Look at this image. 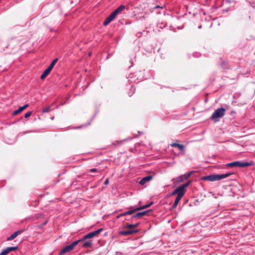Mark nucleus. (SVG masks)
I'll return each instance as SVG.
<instances>
[{"instance_id":"3","label":"nucleus","mask_w":255,"mask_h":255,"mask_svg":"<svg viewBox=\"0 0 255 255\" xmlns=\"http://www.w3.org/2000/svg\"><path fill=\"white\" fill-rule=\"evenodd\" d=\"M81 240H78L73 242L72 244H71L69 245L65 246L63 249L61 250V251L59 253V255H62L67 253L69 252L70 251H72L74 247L78 245L79 242H80Z\"/></svg>"},{"instance_id":"6","label":"nucleus","mask_w":255,"mask_h":255,"mask_svg":"<svg viewBox=\"0 0 255 255\" xmlns=\"http://www.w3.org/2000/svg\"><path fill=\"white\" fill-rule=\"evenodd\" d=\"M102 230H103V229L101 228V229H99L98 230L95 231L94 232H90V233H88V234L85 235L83 237V238L80 240L81 241H84V240H87L88 239L92 238L96 236L98 234H99L102 232Z\"/></svg>"},{"instance_id":"8","label":"nucleus","mask_w":255,"mask_h":255,"mask_svg":"<svg viewBox=\"0 0 255 255\" xmlns=\"http://www.w3.org/2000/svg\"><path fill=\"white\" fill-rule=\"evenodd\" d=\"M18 249L17 246L15 247H9L3 250L0 254V255H6L11 251H14Z\"/></svg>"},{"instance_id":"29","label":"nucleus","mask_w":255,"mask_h":255,"mask_svg":"<svg viewBox=\"0 0 255 255\" xmlns=\"http://www.w3.org/2000/svg\"><path fill=\"white\" fill-rule=\"evenodd\" d=\"M134 90H135L134 88L133 87H131V91H132V93H131V94H129V96H131L133 94V93H134Z\"/></svg>"},{"instance_id":"35","label":"nucleus","mask_w":255,"mask_h":255,"mask_svg":"<svg viewBox=\"0 0 255 255\" xmlns=\"http://www.w3.org/2000/svg\"><path fill=\"white\" fill-rule=\"evenodd\" d=\"M201 27H202V26H201V25H200V26H198V28H201Z\"/></svg>"},{"instance_id":"13","label":"nucleus","mask_w":255,"mask_h":255,"mask_svg":"<svg viewBox=\"0 0 255 255\" xmlns=\"http://www.w3.org/2000/svg\"><path fill=\"white\" fill-rule=\"evenodd\" d=\"M128 209H129L128 211L124 212L125 216L131 215L137 211L136 210V207H134L133 206H130Z\"/></svg>"},{"instance_id":"22","label":"nucleus","mask_w":255,"mask_h":255,"mask_svg":"<svg viewBox=\"0 0 255 255\" xmlns=\"http://www.w3.org/2000/svg\"><path fill=\"white\" fill-rule=\"evenodd\" d=\"M112 19H111L109 16L106 18V19L105 20V21L103 23V25L104 26H106L108 24H109L111 21H112Z\"/></svg>"},{"instance_id":"9","label":"nucleus","mask_w":255,"mask_h":255,"mask_svg":"<svg viewBox=\"0 0 255 255\" xmlns=\"http://www.w3.org/2000/svg\"><path fill=\"white\" fill-rule=\"evenodd\" d=\"M137 231L134 229H129L127 231H121L119 234L123 236H128L136 233Z\"/></svg>"},{"instance_id":"33","label":"nucleus","mask_w":255,"mask_h":255,"mask_svg":"<svg viewBox=\"0 0 255 255\" xmlns=\"http://www.w3.org/2000/svg\"><path fill=\"white\" fill-rule=\"evenodd\" d=\"M109 180L108 179H107L105 182H104V184L105 185H108L109 184Z\"/></svg>"},{"instance_id":"31","label":"nucleus","mask_w":255,"mask_h":255,"mask_svg":"<svg viewBox=\"0 0 255 255\" xmlns=\"http://www.w3.org/2000/svg\"><path fill=\"white\" fill-rule=\"evenodd\" d=\"M52 67L51 66H50V65L48 66V67L46 69L49 72H50V71H51V70L52 69Z\"/></svg>"},{"instance_id":"32","label":"nucleus","mask_w":255,"mask_h":255,"mask_svg":"<svg viewBox=\"0 0 255 255\" xmlns=\"http://www.w3.org/2000/svg\"><path fill=\"white\" fill-rule=\"evenodd\" d=\"M112 14H113L115 16H117V15L118 14L117 12L115 10H114L113 12H112Z\"/></svg>"},{"instance_id":"20","label":"nucleus","mask_w":255,"mask_h":255,"mask_svg":"<svg viewBox=\"0 0 255 255\" xmlns=\"http://www.w3.org/2000/svg\"><path fill=\"white\" fill-rule=\"evenodd\" d=\"M125 8V5H121L117 9H116L115 10L116 11V12L118 13V14H119L121 12H122Z\"/></svg>"},{"instance_id":"23","label":"nucleus","mask_w":255,"mask_h":255,"mask_svg":"<svg viewBox=\"0 0 255 255\" xmlns=\"http://www.w3.org/2000/svg\"><path fill=\"white\" fill-rule=\"evenodd\" d=\"M58 61V59L57 58H55L52 61V62L51 63L50 66H51L52 68H53L54 65L56 64V63Z\"/></svg>"},{"instance_id":"19","label":"nucleus","mask_w":255,"mask_h":255,"mask_svg":"<svg viewBox=\"0 0 255 255\" xmlns=\"http://www.w3.org/2000/svg\"><path fill=\"white\" fill-rule=\"evenodd\" d=\"M139 224V223H136L135 224H128L126 226L125 228L129 229H132V228H133L137 227Z\"/></svg>"},{"instance_id":"16","label":"nucleus","mask_w":255,"mask_h":255,"mask_svg":"<svg viewBox=\"0 0 255 255\" xmlns=\"http://www.w3.org/2000/svg\"><path fill=\"white\" fill-rule=\"evenodd\" d=\"M171 146L172 147H177L181 150H183L184 149V146L183 145L177 143H172L171 144Z\"/></svg>"},{"instance_id":"4","label":"nucleus","mask_w":255,"mask_h":255,"mask_svg":"<svg viewBox=\"0 0 255 255\" xmlns=\"http://www.w3.org/2000/svg\"><path fill=\"white\" fill-rule=\"evenodd\" d=\"M251 165V163L248 162H240V161H234L233 162L229 163L226 164L227 167H245Z\"/></svg>"},{"instance_id":"1","label":"nucleus","mask_w":255,"mask_h":255,"mask_svg":"<svg viewBox=\"0 0 255 255\" xmlns=\"http://www.w3.org/2000/svg\"><path fill=\"white\" fill-rule=\"evenodd\" d=\"M231 174H232V173H231L230 172H228V173H226L225 174H212V175L203 177V179L205 180H208L210 181H217V180H220L223 178H225L229 176Z\"/></svg>"},{"instance_id":"25","label":"nucleus","mask_w":255,"mask_h":255,"mask_svg":"<svg viewBox=\"0 0 255 255\" xmlns=\"http://www.w3.org/2000/svg\"><path fill=\"white\" fill-rule=\"evenodd\" d=\"M50 111V107H46L45 108H44L43 110V113H46V112H48Z\"/></svg>"},{"instance_id":"5","label":"nucleus","mask_w":255,"mask_h":255,"mask_svg":"<svg viewBox=\"0 0 255 255\" xmlns=\"http://www.w3.org/2000/svg\"><path fill=\"white\" fill-rule=\"evenodd\" d=\"M190 183V181H189L187 183L178 187L176 188V192H177V195L182 197L185 193V188L188 187Z\"/></svg>"},{"instance_id":"30","label":"nucleus","mask_w":255,"mask_h":255,"mask_svg":"<svg viewBox=\"0 0 255 255\" xmlns=\"http://www.w3.org/2000/svg\"><path fill=\"white\" fill-rule=\"evenodd\" d=\"M90 171L91 172H97L98 171V170L96 169V168H92L90 170Z\"/></svg>"},{"instance_id":"15","label":"nucleus","mask_w":255,"mask_h":255,"mask_svg":"<svg viewBox=\"0 0 255 255\" xmlns=\"http://www.w3.org/2000/svg\"><path fill=\"white\" fill-rule=\"evenodd\" d=\"M153 202H150L149 204L140 206V207H136V210L137 211L141 210L144 209H146L147 208L149 207L150 206H151L153 204Z\"/></svg>"},{"instance_id":"7","label":"nucleus","mask_w":255,"mask_h":255,"mask_svg":"<svg viewBox=\"0 0 255 255\" xmlns=\"http://www.w3.org/2000/svg\"><path fill=\"white\" fill-rule=\"evenodd\" d=\"M193 172V171H191V172L187 173L186 174L181 175L178 176L176 179V180H175V182H174V183L177 184V183L183 182V181H184L186 179H187V178H188L191 176V175L192 174V173Z\"/></svg>"},{"instance_id":"10","label":"nucleus","mask_w":255,"mask_h":255,"mask_svg":"<svg viewBox=\"0 0 255 255\" xmlns=\"http://www.w3.org/2000/svg\"><path fill=\"white\" fill-rule=\"evenodd\" d=\"M22 232H23V230H18V231L15 232L12 234H11L9 237H8L7 238V241H9L13 240L18 235L21 234Z\"/></svg>"},{"instance_id":"17","label":"nucleus","mask_w":255,"mask_h":255,"mask_svg":"<svg viewBox=\"0 0 255 255\" xmlns=\"http://www.w3.org/2000/svg\"><path fill=\"white\" fill-rule=\"evenodd\" d=\"M92 243H93V242L91 240L85 242L83 244L82 247L84 248L91 247L92 245Z\"/></svg>"},{"instance_id":"27","label":"nucleus","mask_w":255,"mask_h":255,"mask_svg":"<svg viewBox=\"0 0 255 255\" xmlns=\"http://www.w3.org/2000/svg\"><path fill=\"white\" fill-rule=\"evenodd\" d=\"M109 17L112 19V20H114L115 18H116V16H115V15L111 13L109 16Z\"/></svg>"},{"instance_id":"2","label":"nucleus","mask_w":255,"mask_h":255,"mask_svg":"<svg viewBox=\"0 0 255 255\" xmlns=\"http://www.w3.org/2000/svg\"><path fill=\"white\" fill-rule=\"evenodd\" d=\"M225 113L226 110L225 109L223 108H218L214 112L211 118L215 122H218L219 121V119L220 118H221L225 115Z\"/></svg>"},{"instance_id":"26","label":"nucleus","mask_w":255,"mask_h":255,"mask_svg":"<svg viewBox=\"0 0 255 255\" xmlns=\"http://www.w3.org/2000/svg\"><path fill=\"white\" fill-rule=\"evenodd\" d=\"M164 6V5H157L156 6H155L153 8L154 9H156V8H163Z\"/></svg>"},{"instance_id":"28","label":"nucleus","mask_w":255,"mask_h":255,"mask_svg":"<svg viewBox=\"0 0 255 255\" xmlns=\"http://www.w3.org/2000/svg\"><path fill=\"white\" fill-rule=\"evenodd\" d=\"M125 216V213H124H124H121V214H120L118 215L117 216V218L119 219V218H120V217H122V216Z\"/></svg>"},{"instance_id":"12","label":"nucleus","mask_w":255,"mask_h":255,"mask_svg":"<svg viewBox=\"0 0 255 255\" xmlns=\"http://www.w3.org/2000/svg\"><path fill=\"white\" fill-rule=\"evenodd\" d=\"M152 179V176L151 175H148V176L144 177L139 181V184L140 185H143L144 184H145L147 182L151 180Z\"/></svg>"},{"instance_id":"14","label":"nucleus","mask_w":255,"mask_h":255,"mask_svg":"<svg viewBox=\"0 0 255 255\" xmlns=\"http://www.w3.org/2000/svg\"><path fill=\"white\" fill-rule=\"evenodd\" d=\"M28 106L27 104L24 105L22 107H20L18 109L14 111L12 113V115L15 116L20 113L21 111H22L23 110H24L26 108H27Z\"/></svg>"},{"instance_id":"11","label":"nucleus","mask_w":255,"mask_h":255,"mask_svg":"<svg viewBox=\"0 0 255 255\" xmlns=\"http://www.w3.org/2000/svg\"><path fill=\"white\" fill-rule=\"evenodd\" d=\"M149 211V210H147V211L138 212V213L134 214L131 217V218L132 219L139 218L145 215Z\"/></svg>"},{"instance_id":"18","label":"nucleus","mask_w":255,"mask_h":255,"mask_svg":"<svg viewBox=\"0 0 255 255\" xmlns=\"http://www.w3.org/2000/svg\"><path fill=\"white\" fill-rule=\"evenodd\" d=\"M181 198H182L181 197H180L178 195L177 196V197L174 201V204L173 205V208H175L177 206V205H178L179 202L180 201V200H181Z\"/></svg>"},{"instance_id":"21","label":"nucleus","mask_w":255,"mask_h":255,"mask_svg":"<svg viewBox=\"0 0 255 255\" xmlns=\"http://www.w3.org/2000/svg\"><path fill=\"white\" fill-rule=\"evenodd\" d=\"M49 73L50 72L46 69L40 76L41 79H44L49 74Z\"/></svg>"},{"instance_id":"24","label":"nucleus","mask_w":255,"mask_h":255,"mask_svg":"<svg viewBox=\"0 0 255 255\" xmlns=\"http://www.w3.org/2000/svg\"><path fill=\"white\" fill-rule=\"evenodd\" d=\"M31 114H32V112H31V111H29V112H27V113L25 114V115H24V117H25V118H28L29 117H30V116L31 115Z\"/></svg>"},{"instance_id":"34","label":"nucleus","mask_w":255,"mask_h":255,"mask_svg":"<svg viewBox=\"0 0 255 255\" xmlns=\"http://www.w3.org/2000/svg\"><path fill=\"white\" fill-rule=\"evenodd\" d=\"M177 193V192H176V189L174 190V191L172 192V193L171 194V195H174L175 194H176Z\"/></svg>"}]
</instances>
